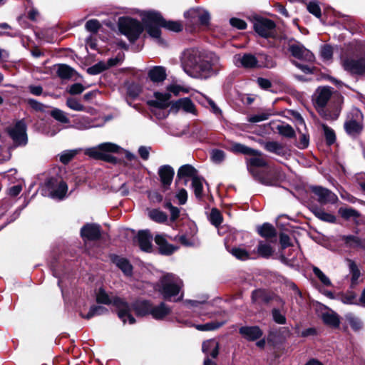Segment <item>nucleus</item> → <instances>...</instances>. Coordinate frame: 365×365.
Returning a JSON list of instances; mask_svg holds the SVG:
<instances>
[{
	"instance_id": "obj_1",
	"label": "nucleus",
	"mask_w": 365,
	"mask_h": 365,
	"mask_svg": "<svg viewBox=\"0 0 365 365\" xmlns=\"http://www.w3.org/2000/svg\"><path fill=\"white\" fill-rule=\"evenodd\" d=\"M144 25L148 34L161 42L160 27H164L168 30L178 32L182 31V25L179 21H165L160 14L150 11L145 14L143 19Z\"/></svg>"
},
{
	"instance_id": "obj_2",
	"label": "nucleus",
	"mask_w": 365,
	"mask_h": 365,
	"mask_svg": "<svg viewBox=\"0 0 365 365\" xmlns=\"http://www.w3.org/2000/svg\"><path fill=\"white\" fill-rule=\"evenodd\" d=\"M96 300L98 303L113 304L117 309L118 317L124 324L127 322L130 324L135 323V319L130 314L131 308L125 299L117 296H110L103 289L100 288L96 294Z\"/></svg>"
},
{
	"instance_id": "obj_3",
	"label": "nucleus",
	"mask_w": 365,
	"mask_h": 365,
	"mask_svg": "<svg viewBox=\"0 0 365 365\" xmlns=\"http://www.w3.org/2000/svg\"><path fill=\"white\" fill-rule=\"evenodd\" d=\"M182 287V281L175 274L166 273L163 274L155 286L156 290L165 299L171 300L176 297Z\"/></svg>"
},
{
	"instance_id": "obj_4",
	"label": "nucleus",
	"mask_w": 365,
	"mask_h": 365,
	"mask_svg": "<svg viewBox=\"0 0 365 365\" xmlns=\"http://www.w3.org/2000/svg\"><path fill=\"white\" fill-rule=\"evenodd\" d=\"M222 68L220 58L215 53L202 57L192 75L194 78H207L219 73Z\"/></svg>"
},
{
	"instance_id": "obj_5",
	"label": "nucleus",
	"mask_w": 365,
	"mask_h": 365,
	"mask_svg": "<svg viewBox=\"0 0 365 365\" xmlns=\"http://www.w3.org/2000/svg\"><path fill=\"white\" fill-rule=\"evenodd\" d=\"M118 28L132 42L135 41L143 31V27L138 21L124 16L119 18Z\"/></svg>"
},
{
	"instance_id": "obj_6",
	"label": "nucleus",
	"mask_w": 365,
	"mask_h": 365,
	"mask_svg": "<svg viewBox=\"0 0 365 365\" xmlns=\"http://www.w3.org/2000/svg\"><path fill=\"white\" fill-rule=\"evenodd\" d=\"M343 69L353 76H365V56H344L341 58Z\"/></svg>"
},
{
	"instance_id": "obj_7",
	"label": "nucleus",
	"mask_w": 365,
	"mask_h": 365,
	"mask_svg": "<svg viewBox=\"0 0 365 365\" xmlns=\"http://www.w3.org/2000/svg\"><path fill=\"white\" fill-rule=\"evenodd\" d=\"M120 149V146L115 143H103L97 147L87 149L86 154L96 159L111 161L113 158L106 153H118Z\"/></svg>"
},
{
	"instance_id": "obj_8",
	"label": "nucleus",
	"mask_w": 365,
	"mask_h": 365,
	"mask_svg": "<svg viewBox=\"0 0 365 365\" xmlns=\"http://www.w3.org/2000/svg\"><path fill=\"white\" fill-rule=\"evenodd\" d=\"M255 31L263 38L274 37L276 34V24L269 19L256 16L253 19Z\"/></svg>"
},
{
	"instance_id": "obj_9",
	"label": "nucleus",
	"mask_w": 365,
	"mask_h": 365,
	"mask_svg": "<svg viewBox=\"0 0 365 365\" xmlns=\"http://www.w3.org/2000/svg\"><path fill=\"white\" fill-rule=\"evenodd\" d=\"M202 57V56L201 53L197 50H186L183 53L182 58V64L185 72L192 77L196 67H197Z\"/></svg>"
},
{
	"instance_id": "obj_10",
	"label": "nucleus",
	"mask_w": 365,
	"mask_h": 365,
	"mask_svg": "<svg viewBox=\"0 0 365 365\" xmlns=\"http://www.w3.org/2000/svg\"><path fill=\"white\" fill-rule=\"evenodd\" d=\"M7 131L15 144L18 145L26 144V125L23 120H19L14 125L9 127Z\"/></svg>"
},
{
	"instance_id": "obj_11",
	"label": "nucleus",
	"mask_w": 365,
	"mask_h": 365,
	"mask_svg": "<svg viewBox=\"0 0 365 365\" xmlns=\"http://www.w3.org/2000/svg\"><path fill=\"white\" fill-rule=\"evenodd\" d=\"M289 51L294 58L298 59L307 62H313L314 60V54L299 42L290 44Z\"/></svg>"
},
{
	"instance_id": "obj_12",
	"label": "nucleus",
	"mask_w": 365,
	"mask_h": 365,
	"mask_svg": "<svg viewBox=\"0 0 365 365\" xmlns=\"http://www.w3.org/2000/svg\"><path fill=\"white\" fill-rule=\"evenodd\" d=\"M312 191L317 196L318 202L322 205L334 204L338 200L337 196L327 188L315 186L312 187Z\"/></svg>"
},
{
	"instance_id": "obj_13",
	"label": "nucleus",
	"mask_w": 365,
	"mask_h": 365,
	"mask_svg": "<svg viewBox=\"0 0 365 365\" xmlns=\"http://www.w3.org/2000/svg\"><path fill=\"white\" fill-rule=\"evenodd\" d=\"M234 63L248 69L257 68V56L252 53L237 54L234 56Z\"/></svg>"
},
{
	"instance_id": "obj_14",
	"label": "nucleus",
	"mask_w": 365,
	"mask_h": 365,
	"mask_svg": "<svg viewBox=\"0 0 365 365\" xmlns=\"http://www.w3.org/2000/svg\"><path fill=\"white\" fill-rule=\"evenodd\" d=\"M331 96L329 87H319L314 94V105L317 109H323Z\"/></svg>"
},
{
	"instance_id": "obj_15",
	"label": "nucleus",
	"mask_w": 365,
	"mask_h": 365,
	"mask_svg": "<svg viewBox=\"0 0 365 365\" xmlns=\"http://www.w3.org/2000/svg\"><path fill=\"white\" fill-rule=\"evenodd\" d=\"M175 111L182 110L187 113L196 115V108L193 102L188 98H182L175 101L171 106Z\"/></svg>"
},
{
	"instance_id": "obj_16",
	"label": "nucleus",
	"mask_w": 365,
	"mask_h": 365,
	"mask_svg": "<svg viewBox=\"0 0 365 365\" xmlns=\"http://www.w3.org/2000/svg\"><path fill=\"white\" fill-rule=\"evenodd\" d=\"M81 235L83 239L96 240L101 237L100 226L96 224H87L81 228Z\"/></svg>"
},
{
	"instance_id": "obj_17",
	"label": "nucleus",
	"mask_w": 365,
	"mask_h": 365,
	"mask_svg": "<svg viewBox=\"0 0 365 365\" xmlns=\"http://www.w3.org/2000/svg\"><path fill=\"white\" fill-rule=\"evenodd\" d=\"M174 170L170 165H165L159 168L158 175L163 187L167 189L171 184L174 176Z\"/></svg>"
},
{
	"instance_id": "obj_18",
	"label": "nucleus",
	"mask_w": 365,
	"mask_h": 365,
	"mask_svg": "<svg viewBox=\"0 0 365 365\" xmlns=\"http://www.w3.org/2000/svg\"><path fill=\"white\" fill-rule=\"evenodd\" d=\"M264 148L269 152L274 153L279 156L284 157L288 154V150L285 145L277 141H267L262 143Z\"/></svg>"
},
{
	"instance_id": "obj_19",
	"label": "nucleus",
	"mask_w": 365,
	"mask_h": 365,
	"mask_svg": "<svg viewBox=\"0 0 365 365\" xmlns=\"http://www.w3.org/2000/svg\"><path fill=\"white\" fill-rule=\"evenodd\" d=\"M197 228L192 226L190 228V234H184L175 237V240H178L182 245L191 247L199 244L198 239L196 237Z\"/></svg>"
},
{
	"instance_id": "obj_20",
	"label": "nucleus",
	"mask_w": 365,
	"mask_h": 365,
	"mask_svg": "<svg viewBox=\"0 0 365 365\" xmlns=\"http://www.w3.org/2000/svg\"><path fill=\"white\" fill-rule=\"evenodd\" d=\"M155 242L159 247L160 252L163 255H169L178 250V247H175L167 242L165 236L163 235H157L155 237Z\"/></svg>"
},
{
	"instance_id": "obj_21",
	"label": "nucleus",
	"mask_w": 365,
	"mask_h": 365,
	"mask_svg": "<svg viewBox=\"0 0 365 365\" xmlns=\"http://www.w3.org/2000/svg\"><path fill=\"white\" fill-rule=\"evenodd\" d=\"M148 75L151 81L159 83L166 79L167 72L165 67L156 66L149 70Z\"/></svg>"
},
{
	"instance_id": "obj_22",
	"label": "nucleus",
	"mask_w": 365,
	"mask_h": 365,
	"mask_svg": "<svg viewBox=\"0 0 365 365\" xmlns=\"http://www.w3.org/2000/svg\"><path fill=\"white\" fill-rule=\"evenodd\" d=\"M310 210L316 217L322 221L329 223L336 222V217L335 215L326 212L322 207H319L318 205H312L310 207Z\"/></svg>"
},
{
	"instance_id": "obj_23",
	"label": "nucleus",
	"mask_w": 365,
	"mask_h": 365,
	"mask_svg": "<svg viewBox=\"0 0 365 365\" xmlns=\"http://www.w3.org/2000/svg\"><path fill=\"white\" fill-rule=\"evenodd\" d=\"M240 334L249 341H255L262 335L261 329L256 326L242 327L240 329Z\"/></svg>"
},
{
	"instance_id": "obj_24",
	"label": "nucleus",
	"mask_w": 365,
	"mask_h": 365,
	"mask_svg": "<svg viewBox=\"0 0 365 365\" xmlns=\"http://www.w3.org/2000/svg\"><path fill=\"white\" fill-rule=\"evenodd\" d=\"M170 312V309L163 302L159 305L154 306L152 304L150 315L156 320L164 319Z\"/></svg>"
},
{
	"instance_id": "obj_25",
	"label": "nucleus",
	"mask_w": 365,
	"mask_h": 365,
	"mask_svg": "<svg viewBox=\"0 0 365 365\" xmlns=\"http://www.w3.org/2000/svg\"><path fill=\"white\" fill-rule=\"evenodd\" d=\"M94 127L93 121L88 116L81 115L73 120V125L69 128H74L78 130H87Z\"/></svg>"
},
{
	"instance_id": "obj_26",
	"label": "nucleus",
	"mask_w": 365,
	"mask_h": 365,
	"mask_svg": "<svg viewBox=\"0 0 365 365\" xmlns=\"http://www.w3.org/2000/svg\"><path fill=\"white\" fill-rule=\"evenodd\" d=\"M155 100L149 102L150 106L163 108L168 106V101L170 98V94L168 93L156 92L154 93Z\"/></svg>"
},
{
	"instance_id": "obj_27",
	"label": "nucleus",
	"mask_w": 365,
	"mask_h": 365,
	"mask_svg": "<svg viewBox=\"0 0 365 365\" xmlns=\"http://www.w3.org/2000/svg\"><path fill=\"white\" fill-rule=\"evenodd\" d=\"M344 129L349 135L356 137L362 131L363 125L361 123L351 119L344 123Z\"/></svg>"
},
{
	"instance_id": "obj_28",
	"label": "nucleus",
	"mask_w": 365,
	"mask_h": 365,
	"mask_svg": "<svg viewBox=\"0 0 365 365\" xmlns=\"http://www.w3.org/2000/svg\"><path fill=\"white\" fill-rule=\"evenodd\" d=\"M152 303L148 301H137L133 304V309L137 316L143 317L150 314Z\"/></svg>"
},
{
	"instance_id": "obj_29",
	"label": "nucleus",
	"mask_w": 365,
	"mask_h": 365,
	"mask_svg": "<svg viewBox=\"0 0 365 365\" xmlns=\"http://www.w3.org/2000/svg\"><path fill=\"white\" fill-rule=\"evenodd\" d=\"M151 240L152 237L148 232L143 231L138 233V242L142 250L148 252L152 250Z\"/></svg>"
},
{
	"instance_id": "obj_30",
	"label": "nucleus",
	"mask_w": 365,
	"mask_h": 365,
	"mask_svg": "<svg viewBox=\"0 0 365 365\" xmlns=\"http://www.w3.org/2000/svg\"><path fill=\"white\" fill-rule=\"evenodd\" d=\"M202 349L207 356L215 358L218 354V343L215 339L207 340L203 342Z\"/></svg>"
},
{
	"instance_id": "obj_31",
	"label": "nucleus",
	"mask_w": 365,
	"mask_h": 365,
	"mask_svg": "<svg viewBox=\"0 0 365 365\" xmlns=\"http://www.w3.org/2000/svg\"><path fill=\"white\" fill-rule=\"evenodd\" d=\"M230 150L235 153H241L247 155L259 154V150L252 149L238 143H232Z\"/></svg>"
},
{
	"instance_id": "obj_32",
	"label": "nucleus",
	"mask_w": 365,
	"mask_h": 365,
	"mask_svg": "<svg viewBox=\"0 0 365 365\" xmlns=\"http://www.w3.org/2000/svg\"><path fill=\"white\" fill-rule=\"evenodd\" d=\"M257 68H272L276 66V63L271 56L264 53H258L257 55Z\"/></svg>"
},
{
	"instance_id": "obj_33",
	"label": "nucleus",
	"mask_w": 365,
	"mask_h": 365,
	"mask_svg": "<svg viewBox=\"0 0 365 365\" xmlns=\"http://www.w3.org/2000/svg\"><path fill=\"white\" fill-rule=\"evenodd\" d=\"M177 177L179 179L188 177L192 180L198 176L194 167L190 165H184L179 168Z\"/></svg>"
},
{
	"instance_id": "obj_34",
	"label": "nucleus",
	"mask_w": 365,
	"mask_h": 365,
	"mask_svg": "<svg viewBox=\"0 0 365 365\" xmlns=\"http://www.w3.org/2000/svg\"><path fill=\"white\" fill-rule=\"evenodd\" d=\"M148 215L153 221L160 224L166 222L168 219L167 214L159 209L149 210Z\"/></svg>"
},
{
	"instance_id": "obj_35",
	"label": "nucleus",
	"mask_w": 365,
	"mask_h": 365,
	"mask_svg": "<svg viewBox=\"0 0 365 365\" xmlns=\"http://www.w3.org/2000/svg\"><path fill=\"white\" fill-rule=\"evenodd\" d=\"M68 190V186L66 183L63 181H61L58 183L57 187L51 191L48 194L49 197L53 199L62 200Z\"/></svg>"
},
{
	"instance_id": "obj_36",
	"label": "nucleus",
	"mask_w": 365,
	"mask_h": 365,
	"mask_svg": "<svg viewBox=\"0 0 365 365\" xmlns=\"http://www.w3.org/2000/svg\"><path fill=\"white\" fill-rule=\"evenodd\" d=\"M113 262L125 274H131L133 267L126 259L120 257H115L113 259Z\"/></svg>"
},
{
	"instance_id": "obj_37",
	"label": "nucleus",
	"mask_w": 365,
	"mask_h": 365,
	"mask_svg": "<svg viewBox=\"0 0 365 365\" xmlns=\"http://www.w3.org/2000/svg\"><path fill=\"white\" fill-rule=\"evenodd\" d=\"M323 322L331 327H338L340 324L338 315L333 312H327L322 314Z\"/></svg>"
},
{
	"instance_id": "obj_38",
	"label": "nucleus",
	"mask_w": 365,
	"mask_h": 365,
	"mask_svg": "<svg viewBox=\"0 0 365 365\" xmlns=\"http://www.w3.org/2000/svg\"><path fill=\"white\" fill-rule=\"evenodd\" d=\"M108 309L102 306H93L90 308L89 312L86 315H84L82 312H80V315L85 319H89L95 316L105 314L108 312Z\"/></svg>"
},
{
	"instance_id": "obj_39",
	"label": "nucleus",
	"mask_w": 365,
	"mask_h": 365,
	"mask_svg": "<svg viewBox=\"0 0 365 365\" xmlns=\"http://www.w3.org/2000/svg\"><path fill=\"white\" fill-rule=\"evenodd\" d=\"M257 230L259 235L265 238H271L277 235L274 227L269 223L263 224Z\"/></svg>"
},
{
	"instance_id": "obj_40",
	"label": "nucleus",
	"mask_w": 365,
	"mask_h": 365,
	"mask_svg": "<svg viewBox=\"0 0 365 365\" xmlns=\"http://www.w3.org/2000/svg\"><path fill=\"white\" fill-rule=\"evenodd\" d=\"M275 129L279 134L287 138H293L295 135L293 128L289 124L279 123L276 125Z\"/></svg>"
},
{
	"instance_id": "obj_41",
	"label": "nucleus",
	"mask_w": 365,
	"mask_h": 365,
	"mask_svg": "<svg viewBox=\"0 0 365 365\" xmlns=\"http://www.w3.org/2000/svg\"><path fill=\"white\" fill-rule=\"evenodd\" d=\"M190 14H198V22L201 25L207 26L209 24L210 16L207 11L200 9V8H196V9H192V11Z\"/></svg>"
},
{
	"instance_id": "obj_42",
	"label": "nucleus",
	"mask_w": 365,
	"mask_h": 365,
	"mask_svg": "<svg viewBox=\"0 0 365 365\" xmlns=\"http://www.w3.org/2000/svg\"><path fill=\"white\" fill-rule=\"evenodd\" d=\"M203 181L204 180L199 176L195 178L192 180V187L195 193V197L197 199H202L203 196Z\"/></svg>"
},
{
	"instance_id": "obj_43",
	"label": "nucleus",
	"mask_w": 365,
	"mask_h": 365,
	"mask_svg": "<svg viewBox=\"0 0 365 365\" xmlns=\"http://www.w3.org/2000/svg\"><path fill=\"white\" fill-rule=\"evenodd\" d=\"M339 213L345 220L356 219L360 216L359 212L351 207H340Z\"/></svg>"
},
{
	"instance_id": "obj_44",
	"label": "nucleus",
	"mask_w": 365,
	"mask_h": 365,
	"mask_svg": "<svg viewBox=\"0 0 365 365\" xmlns=\"http://www.w3.org/2000/svg\"><path fill=\"white\" fill-rule=\"evenodd\" d=\"M345 319L349 322L351 327L354 331H359L362 329L363 323L360 319L356 317L351 313H348L345 315Z\"/></svg>"
},
{
	"instance_id": "obj_45",
	"label": "nucleus",
	"mask_w": 365,
	"mask_h": 365,
	"mask_svg": "<svg viewBox=\"0 0 365 365\" xmlns=\"http://www.w3.org/2000/svg\"><path fill=\"white\" fill-rule=\"evenodd\" d=\"M73 73L74 70L65 64L60 65L57 70L58 76L62 79H68L71 78Z\"/></svg>"
},
{
	"instance_id": "obj_46",
	"label": "nucleus",
	"mask_w": 365,
	"mask_h": 365,
	"mask_svg": "<svg viewBox=\"0 0 365 365\" xmlns=\"http://www.w3.org/2000/svg\"><path fill=\"white\" fill-rule=\"evenodd\" d=\"M257 252L261 257L268 258L272 255L273 249L270 245L261 241L259 243Z\"/></svg>"
},
{
	"instance_id": "obj_47",
	"label": "nucleus",
	"mask_w": 365,
	"mask_h": 365,
	"mask_svg": "<svg viewBox=\"0 0 365 365\" xmlns=\"http://www.w3.org/2000/svg\"><path fill=\"white\" fill-rule=\"evenodd\" d=\"M327 144L332 145L336 140V135L333 129L325 124L322 125Z\"/></svg>"
},
{
	"instance_id": "obj_48",
	"label": "nucleus",
	"mask_w": 365,
	"mask_h": 365,
	"mask_svg": "<svg viewBox=\"0 0 365 365\" xmlns=\"http://www.w3.org/2000/svg\"><path fill=\"white\" fill-rule=\"evenodd\" d=\"M251 155L252 158H251L248 162L250 167H264L267 165L266 160L262 157V153L260 151L258 155Z\"/></svg>"
},
{
	"instance_id": "obj_49",
	"label": "nucleus",
	"mask_w": 365,
	"mask_h": 365,
	"mask_svg": "<svg viewBox=\"0 0 365 365\" xmlns=\"http://www.w3.org/2000/svg\"><path fill=\"white\" fill-rule=\"evenodd\" d=\"M210 221L212 225L217 227L222 222V216L220 211L216 208H212L210 217Z\"/></svg>"
},
{
	"instance_id": "obj_50",
	"label": "nucleus",
	"mask_w": 365,
	"mask_h": 365,
	"mask_svg": "<svg viewBox=\"0 0 365 365\" xmlns=\"http://www.w3.org/2000/svg\"><path fill=\"white\" fill-rule=\"evenodd\" d=\"M342 240L349 247H358L361 245V240L354 235H344L342 237Z\"/></svg>"
},
{
	"instance_id": "obj_51",
	"label": "nucleus",
	"mask_w": 365,
	"mask_h": 365,
	"mask_svg": "<svg viewBox=\"0 0 365 365\" xmlns=\"http://www.w3.org/2000/svg\"><path fill=\"white\" fill-rule=\"evenodd\" d=\"M51 115L53 118H55L56 120L61 123H69V119L67 117L66 113L58 108H54L53 110H52Z\"/></svg>"
},
{
	"instance_id": "obj_52",
	"label": "nucleus",
	"mask_w": 365,
	"mask_h": 365,
	"mask_svg": "<svg viewBox=\"0 0 365 365\" xmlns=\"http://www.w3.org/2000/svg\"><path fill=\"white\" fill-rule=\"evenodd\" d=\"M312 271L319 281L325 286H331V282L329 277L318 267H313Z\"/></svg>"
},
{
	"instance_id": "obj_53",
	"label": "nucleus",
	"mask_w": 365,
	"mask_h": 365,
	"mask_svg": "<svg viewBox=\"0 0 365 365\" xmlns=\"http://www.w3.org/2000/svg\"><path fill=\"white\" fill-rule=\"evenodd\" d=\"M66 106L76 111H84L86 110L85 106L74 98H68L66 100Z\"/></svg>"
},
{
	"instance_id": "obj_54",
	"label": "nucleus",
	"mask_w": 365,
	"mask_h": 365,
	"mask_svg": "<svg viewBox=\"0 0 365 365\" xmlns=\"http://www.w3.org/2000/svg\"><path fill=\"white\" fill-rule=\"evenodd\" d=\"M78 153L77 150H70L63 151L60 155V161L63 164L68 163L74 156Z\"/></svg>"
},
{
	"instance_id": "obj_55",
	"label": "nucleus",
	"mask_w": 365,
	"mask_h": 365,
	"mask_svg": "<svg viewBox=\"0 0 365 365\" xmlns=\"http://www.w3.org/2000/svg\"><path fill=\"white\" fill-rule=\"evenodd\" d=\"M271 115L272 113L270 112H262L249 116L248 121L250 123H258L268 119Z\"/></svg>"
},
{
	"instance_id": "obj_56",
	"label": "nucleus",
	"mask_w": 365,
	"mask_h": 365,
	"mask_svg": "<svg viewBox=\"0 0 365 365\" xmlns=\"http://www.w3.org/2000/svg\"><path fill=\"white\" fill-rule=\"evenodd\" d=\"M223 324L224 322H209L204 324L197 325L196 328L200 331H211L220 327Z\"/></svg>"
},
{
	"instance_id": "obj_57",
	"label": "nucleus",
	"mask_w": 365,
	"mask_h": 365,
	"mask_svg": "<svg viewBox=\"0 0 365 365\" xmlns=\"http://www.w3.org/2000/svg\"><path fill=\"white\" fill-rule=\"evenodd\" d=\"M231 253L239 259L245 260L250 258L249 252L243 248L235 247L232 250Z\"/></svg>"
},
{
	"instance_id": "obj_58",
	"label": "nucleus",
	"mask_w": 365,
	"mask_h": 365,
	"mask_svg": "<svg viewBox=\"0 0 365 365\" xmlns=\"http://www.w3.org/2000/svg\"><path fill=\"white\" fill-rule=\"evenodd\" d=\"M108 68V66L104 62H99L96 65L88 68V73L91 75H96Z\"/></svg>"
},
{
	"instance_id": "obj_59",
	"label": "nucleus",
	"mask_w": 365,
	"mask_h": 365,
	"mask_svg": "<svg viewBox=\"0 0 365 365\" xmlns=\"http://www.w3.org/2000/svg\"><path fill=\"white\" fill-rule=\"evenodd\" d=\"M108 68V66L104 62H99L96 65L88 68V73L91 75H96Z\"/></svg>"
},
{
	"instance_id": "obj_60",
	"label": "nucleus",
	"mask_w": 365,
	"mask_h": 365,
	"mask_svg": "<svg viewBox=\"0 0 365 365\" xmlns=\"http://www.w3.org/2000/svg\"><path fill=\"white\" fill-rule=\"evenodd\" d=\"M322 58L325 61H329L332 58L333 48L330 45H324L320 51Z\"/></svg>"
},
{
	"instance_id": "obj_61",
	"label": "nucleus",
	"mask_w": 365,
	"mask_h": 365,
	"mask_svg": "<svg viewBox=\"0 0 365 365\" xmlns=\"http://www.w3.org/2000/svg\"><path fill=\"white\" fill-rule=\"evenodd\" d=\"M307 10L309 13L315 16L317 18H320L322 16L321 9L316 1H310L307 6Z\"/></svg>"
},
{
	"instance_id": "obj_62",
	"label": "nucleus",
	"mask_w": 365,
	"mask_h": 365,
	"mask_svg": "<svg viewBox=\"0 0 365 365\" xmlns=\"http://www.w3.org/2000/svg\"><path fill=\"white\" fill-rule=\"evenodd\" d=\"M100 23L96 19H91L86 22V29L90 32L96 33L100 28Z\"/></svg>"
},
{
	"instance_id": "obj_63",
	"label": "nucleus",
	"mask_w": 365,
	"mask_h": 365,
	"mask_svg": "<svg viewBox=\"0 0 365 365\" xmlns=\"http://www.w3.org/2000/svg\"><path fill=\"white\" fill-rule=\"evenodd\" d=\"M349 269L351 274V281L352 282H355L360 277V271L356 264L352 261H349Z\"/></svg>"
},
{
	"instance_id": "obj_64",
	"label": "nucleus",
	"mask_w": 365,
	"mask_h": 365,
	"mask_svg": "<svg viewBox=\"0 0 365 365\" xmlns=\"http://www.w3.org/2000/svg\"><path fill=\"white\" fill-rule=\"evenodd\" d=\"M272 317L274 321L279 324H284L286 323L285 316L278 309L272 310Z\"/></svg>"
}]
</instances>
